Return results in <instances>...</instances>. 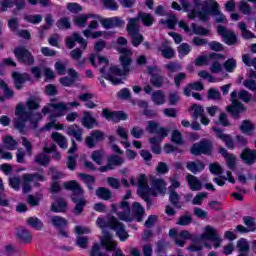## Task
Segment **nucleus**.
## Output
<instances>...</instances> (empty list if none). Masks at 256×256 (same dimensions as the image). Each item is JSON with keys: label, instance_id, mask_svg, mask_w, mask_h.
<instances>
[{"label": "nucleus", "instance_id": "nucleus-1", "mask_svg": "<svg viewBox=\"0 0 256 256\" xmlns=\"http://www.w3.org/2000/svg\"><path fill=\"white\" fill-rule=\"evenodd\" d=\"M64 188L67 189V191H72L71 199L73 203H75V207L73 209L74 215H81V213H83L85 205H87V200L85 199V197H83L85 193L83 191V188L75 180L65 182Z\"/></svg>", "mask_w": 256, "mask_h": 256}, {"label": "nucleus", "instance_id": "nucleus-2", "mask_svg": "<svg viewBox=\"0 0 256 256\" xmlns=\"http://www.w3.org/2000/svg\"><path fill=\"white\" fill-rule=\"evenodd\" d=\"M101 247H104L106 251H115L113 256H125L121 249H117V243L113 241V235L105 230H103V237L100 238V244H95L92 247L90 256H109V254L101 252Z\"/></svg>", "mask_w": 256, "mask_h": 256}, {"label": "nucleus", "instance_id": "nucleus-3", "mask_svg": "<svg viewBox=\"0 0 256 256\" xmlns=\"http://www.w3.org/2000/svg\"><path fill=\"white\" fill-rule=\"evenodd\" d=\"M129 71L130 69L127 65H105L100 69L102 77H104V79H108V81H111L113 85H119V83H121V78L119 77H125Z\"/></svg>", "mask_w": 256, "mask_h": 256}, {"label": "nucleus", "instance_id": "nucleus-4", "mask_svg": "<svg viewBox=\"0 0 256 256\" xmlns=\"http://www.w3.org/2000/svg\"><path fill=\"white\" fill-rule=\"evenodd\" d=\"M201 10L198 11V18L202 21V23H207L209 21V17H217L219 13V3L215 0H211V2H204L200 5Z\"/></svg>", "mask_w": 256, "mask_h": 256}, {"label": "nucleus", "instance_id": "nucleus-5", "mask_svg": "<svg viewBox=\"0 0 256 256\" xmlns=\"http://www.w3.org/2000/svg\"><path fill=\"white\" fill-rule=\"evenodd\" d=\"M130 184L134 187L138 185V193L140 197L144 199L146 203H151L149 195H153V190L149 187V184H147V176L140 174L138 176V183L135 181V178H131Z\"/></svg>", "mask_w": 256, "mask_h": 256}, {"label": "nucleus", "instance_id": "nucleus-6", "mask_svg": "<svg viewBox=\"0 0 256 256\" xmlns=\"http://www.w3.org/2000/svg\"><path fill=\"white\" fill-rule=\"evenodd\" d=\"M225 59H227L225 54L212 52L209 55L198 56L194 60V65H221L220 61H225Z\"/></svg>", "mask_w": 256, "mask_h": 256}, {"label": "nucleus", "instance_id": "nucleus-7", "mask_svg": "<svg viewBox=\"0 0 256 256\" xmlns=\"http://www.w3.org/2000/svg\"><path fill=\"white\" fill-rule=\"evenodd\" d=\"M13 53L18 63H21L22 65H33L35 63V57L31 51L27 50V48L23 46L14 48Z\"/></svg>", "mask_w": 256, "mask_h": 256}, {"label": "nucleus", "instance_id": "nucleus-8", "mask_svg": "<svg viewBox=\"0 0 256 256\" xmlns=\"http://www.w3.org/2000/svg\"><path fill=\"white\" fill-rule=\"evenodd\" d=\"M22 181L23 192L29 193L31 191V183H34V187H40L37 181H45V176L41 173L24 174Z\"/></svg>", "mask_w": 256, "mask_h": 256}, {"label": "nucleus", "instance_id": "nucleus-9", "mask_svg": "<svg viewBox=\"0 0 256 256\" xmlns=\"http://www.w3.org/2000/svg\"><path fill=\"white\" fill-rule=\"evenodd\" d=\"M140 21L144 27H151L153 26V23H155V18H153V15L147 12L139 11L136 17L128 19V24L134 27H140Z\"/></svg>", "mask_w": 256, "mask_h": 256}, {"label": "nucleus", "instance_id": "nucleus-10", "mask_svg": "<svg viewBox=\"0 0 256 256\" xmlns=\"http://www.w3.org/2000/svg\"><path fill=\"white\" fill-rule=\"evenodd\" d=\"M198 241H211L214 243V247L217 249L218 247H221L222 240L219 237V234H217V230L208 225L205 227L204 233L199 236Z\"/></svg>", "mask_w": 256, "mask_h": 256}, {"label": "nucleus", "instance_id": "nucleus-11", "mask_svg": "<svg viewBox=\"0 0 256 256\" xmlns=\"http://www.w3.org/2000/svg\"><path fill=\"white\" fill-rule=\"evenodd\" d=\"M112 211L113 213H117L121 221H126L127 223L133 221V218H131V209H129V202L123 201L118 207L112 204Z\"/></svg>", "mask_w": 256, "mask_h": 256}, {"label": "nucleus", "instance_id": "nucleus-12", "mask_svg": "<svg viewBox=\"0 0 256 256\" xmlns=\"http://www.w3.org/2000/svg\"><path fill=\"white\" fill-rule=\"evenodd\" d=\"M27 2L25 0H2L0 1V12L5 13L7 9H13V15H17V11H23Z\"/></svg>", "mask_w": 256, "mask_h": 256}, {"label": "nucleus", "instance_id": "nucleus-13", "mask_svg": "<svg viewBox=\"0 0 256 256\" xmlns=\"http://www.w3.org/2000/svg\"><path fill=\"white\" fill-rule=\"evenodd\" d=\"M126 31L131 37V43L133 47H139V45L145 41V37L140 32L141 27L133 26L132 24L127 23Z\"/></svg>", "mask_w": 256, "mask_h": 256}, {"label": "nucleus", "instance_id": "nucleus-14", "mask_svg": "<svg viewBox=\"0 0 256 256\" xmlns=\"http://www.w3.org/2000/svg\"><path fill=\"white\" fill-rule=\"evenodd\" d=\"M213 151V144L209 140H202L199 143L193 144L190 149L192 155H209Z\"/></svg>", "mask_w": 256, "mask_h": 256}, {"label": "nucleus", "instance_id": "nucleus-15", "mask_svg": "<svg viewBox=\"0 0 256 256\" xmlns=\"http://www.w3.org/2000/svg\"><path fill=\"white\" fill-rule=\"evenodd\" d=\"M110 229L116 231V235L119 237L120 241H126L129 239V234L125 230V225L119 222L115 216H110Z\"/></svg>", "mask_w": 256, "mask_h": 256}, {"label": "nucleus", "instance_id": "nucleus-16", "mask_svg": "<svg viewBox=\"0 0 256 256\" xmlns=\"http://www.w3.org/2000/svg\"><path fill=\"white\" fill-rule=\"evenodd\" d=\"M217 33L224 39L226 45H235L237 43V35L235 32L228 30L227 27L219 25L217 27Z\"/></svg>", "mask_w": 256, "mask_h": 256}, {"label": "nucleus", "instance_id": "nucleus-17", "mask_svg": "<svg viewBox=\"0 0 256 256\" xmlns=\"http://www.w3.org/2000/svg\"><path fill=\"white\" fill-rule=\"evenodd\" d=\"M148 74L151 75L150 83L153 85V87H156L157 89L163 87L165 80L161 75V70H159L157 66H149Z\"/></svg>", "mask_w": 256, "mask_h": 256}, {"label": "nucleus", "instance_id": "nucleus-18", "mask_svg": "<svg viewBox=\"0 0 256 256\" xmlns=\"http://www.w3.org/2000/svg\"><path fill=\"white\" fill-rule=\"evenodd\" d=\"M99 21L104 29H115V27L122 29V27H125V20L117 16L110 18H100Z\"/></svg>", "mask_w": 256, "mask_h": 256}, {"label": "nucleus", "instance_id": "nucleus-19", "mask_svg": "<svg viewBox=\"0 0 256 256\" xmlns=\"http://www.w3.org/2000/svg\"><path fill=\"white\" fill-rule=\"evenodd\" d=\"M102 117H105L107 121H113V123H119V121H126L127 113L123 111H110L107 108L102 110Z\"/></svg>", "mask_w": 256, "mask_h": 256}, {"label": "nucleus", "instance_id": "nucleus-20", "mask_svg": "<svg viewBox=\"0 0 256 256\" xmlns=\"http://www.w3.org/2000/svg\"><path fill=\"white\" fill-rule=\"evenodd\" d=\"M226 111L230 113L234 119H239L241 117V113H245L247 108L241 102H234L226 107Z\"/></svg>", "mask_w": 256, "mask_h": 256}, {"label": "nucleus", "instance_id": "nucleus-21", "mask_svg": "<svg viewBox=\"0 0 256 256\" xmlns=\"http://www.w3.org/2000/svg\"><path fill=\"white\" fill-rule=\"evenodd\" d=\"M15 235H16V239L20 243H24L27 245V244L31 243V241H33V236L31 235V231H29L25 227L16 228Z\"/></svg>", "mask_w": 256, "mask_h": 256}, {"label": "nucleus", "instance_id": "nucleus-22", "mask_svg": "<svg viewBox=\"0 0 256 256\" xmlns=\"http://www.w3.org/2000/svg\"><path fill=\"white\" fill-rule=\"evenodd\" d=\"M103 139H105V133L100 130H95L91 133L90 136L86 137L85 142L87 147L93 149L96 143H99V141H103Z\"/></svg>", "mask_w": 256, "mask_h": 256}, {"label": "nucleus", "instance_id": "nucleus-23", "mask_svg": "<svg viewBox=\"0 0 256 256\" xmlns=\"http://www.w3.org/2000/svg\"><path fill=\"white\" fill-rule=\"evenodd\" d=\"M50 107L56 111V113L50 115L51 120H54L55 117H63V115H65V111H69V105L64 102H58L55 104L50 103Z\"/></svg>", "mask_w": 256, "mask_h": 256}, {"label": "nucleus", "instance_id": "nucleus-24", "mask_svg": "<svg viewBox=\"0 0 256 256\" xmlns=\"http://www.w3.org/2000/svg\"><path fill=\"white\" fill-rule=\"evenodd\" d=\"M118 51L120 53V63L121 65H131L133 63V51L129 48H118Z\"/></svg>", "mask_w": 256, "mask_h": 256}, {"label": "nucleus", "instance_id": "nucleus-25", "mask_svg": "<svg viewBox=\"0 0 256 256\" xmlns=\"http://www.w3.org/2000/svg\"><path fill=\"white\" fill-rule=\"evenodd\" d=\"M240 157L246 165H253L256 163V150L245 148L242 151Z\"/></svg>", "mask_w": 256, "mask_h": 256}, {"label": "nucleus", "instance_id": "nucleus-26", "mask_svg": "<svg viewBox=\"0 0 256 256\" xmlns=\"http://www.w3.org/2000/svg\"><path fill=\"white\" fill-rule=\"evenodd\" d=\"M12 79H14V85L16 89H23V83L30 81L31 76H29L27 73L21 74L19 72H13Z\"/></svg>", "mask_w": 256, "mask_h": 256}, {"label": "nucleus", "instance_id": "nucleus-27", "mask_svg": "<svg viewBox=\"0 0 256 256\" xmlns=\"http://www.w3.org/2000/svg\"><path fill=\"white\" fill-rule=\"evenodd\" d=\"M66 133L70 137H74V139H76L78 142L83 141V128L77 126V124L68 126Z\"/></svg>", "mask_w": 256, "mask_h": 256}, {"label": "nucleus", "instance_id": "nucleus-28", "mask_svg": "<svg viewBox=\"0 0 256 256\" xmlns=\"http://www.w3.org/2000/svg\"><path fill=\"white\" fill-rule=\"evenodd\" d=\"M186 181L188 182V185H189L191 191H201V189H203V184L197 178V176L188 174L186 176Z\"/></svg>", "mask_w": 256, "mask_h": 256}, {"label": "nucleus", "instance_id": "nucleus-29", "mask_svg": "<svg viewBox=\"0 0 256 256\" xmlns=\"http://www.w3.org/2000/svg\"><path fill=\"white\" fill-rule=\"evenodd\" d=\"M152 189L160 193V195H165L167 193V183L164 179H153L152 180Z\"/></svg>", "mask_w": 256, "mask_h": 256}, {"label": "nucleus", "instance_id": "nucleus-30", "mask_svg": "<svg viewBox=\"0 0 256 256\" xmlns=\"http://www.w3.org/2000/svg\"><path fill=\"white\" fill-rule=\"evenodd\" d=\"M67 209V201L63 198H58L56 203H52L50 210L54 213H65Z\"/></svg>", "mask_w": 256, "mask_h": 256}, {"label": "nucleus", "instance_id": "nucleus-31", "mask_svg": "<svg viewBox=\"0 0 256 256\" xmlns=\"http://www.w3.org/2000/svg\"><path fill=\"white\" fill-rule=\"evenodd\" d=\"M82 125L83 127H86V129H93V127L97 125V120L91 116V112L85 111L82 119Z\"/></svg>", "mask_w": 256, "mask_h": 256}, {"label": "nucleus", "instance_id": "nucleus-32", "mask_svg": "<svg viewBox=\"0 0 256 256\" xmlns=\"http://www.w3.org/2000/svg\"><path fill=\"white\" fill-rule=\"evenodd\" d=\"M132 214L134 215L136 221H143V216L145 215V209L143 206L139 204V202H135L132 204Z\"/></svg>", "mask_w": 256, "mask_h": 256}, {"label": "nucleus", "instance_id": "nucleus-33", "mask_svg": "<svg viewBox=\"0 0 256 256\" xmlns=\"http://www.w3.org/2000/svg\"><path fill=\"white\" fill-rule=\"evenodd\" d=\"M239 129L245 135H251L255 131V123H253L251 120H244L239 126Z\"/></svg>", "mask_w": 256, "mask_h": 256}, {"label": "nucleus", "instance_id": "nucleus-34", "mask_svg": "<svg viewBox=\"0 0 256 256\" xmlns=\"http://www.w3.org/2000/svg\"><path fill=\"white\" fill-rule=\"evenodd\" d=\"M52 140L57 143L58 146L61 147V149H67V138L63 136V134L59 132H53L52 135Z\"/></svg>", "mask_w": 256, "mask_h": 256}, {"label": "nucleus", "instance_id": "nucleus-35", "mask_svg": "<svg viewBox=\"0 0 256 256\" xmlns=\"http://www.w3.org/2000/svg\"><path fill=\"white\" fill-rule=\"evenodd\" d=\"M151 99L155 105H164L165 101H167V97L165 96V93L162 92V90L154 91L152 93Z\"/></svg>", "mask_w": 256, "mask_h": 256}, {"label": "nucleus", "instance_id": "nucleus-36", "mask_svg": "<svg viewBox=\"0 0 256 256\" xmlns=\"http://www.w3.org/2000/svg\"><path fill=\"white\" fill-rule=\"evenodd\" d=\"M96 195L99 197V199H103V201H109L113 198V192H111L109 188L105 187H99L96 190Z\"/></svg>", "mask_w": 256, "mask_h": 256}, {"label": "nucleus", "instance_id": "nucleus-37", "mask_svg": "<svg viewBox=\"0 0 256 256\" xmlns=\"http://www.w3.org/2000/svg\"><path fill=\"white\" fill-rule=\"evenodd\" d=\"M34 162L42 167H47L51 163V157L46 153L42 152L35 156Z\"/></svg>", "mask_w": 256, "mask_h": 256}, {"label": "nucleus", "instance_id": "nucleus-38", "mask_svg": "<svg viewBox=\"0 0 256 256\" xmlns=\"http://www.w3.org/2000/svg\"><path fill=\"white\" fill-rule=\"evenodd\" d=\"M238 29H240L243 39H246V40L255 39V37H256L255 33L251 32V30L247 29V23L239 22Z\"/></svg>", "mask_w": 256, "mask_h": 256}, {"label": "nucleus", "instance_id": "nucleus-39", "mask_svg": "<svg viewBox=\"0 0 256 256\" xmlns=\"http://www.w3.org/2000/svg\"><path fill=\"white\" fill-rule=\"evenodd\" d=\"M187 169L191 171V173H199L205 169V163L201 161H196V162H188L186 165Z\"/></svg>", "mask_w": 256, "mask_h": 256}, {"label": "nucleus", "instance_id": "nucleus-40", "mask_svg": "<svg viewBox=\"0 0 256 256\" xmlns=\"http://www.w3.org/2000/svg\"><path fill=\"white\" fill-rule=\"evenodd\" d=\"M91 17V14H80L73 18V23L76 27H87V19Z\"/></svg>", "mask_w": 256, "mask_h": 256}, {"label": "nucleus", "instance_id": "nucleus-41", "mask_svg": "<svg viewBox=\"0 0 256 256\" xmlns=\"http://www.w3.org/2000/svg\"><path fill=\"white\" fill-rule=\"evenodd\" d=\"M50 222L54 227H57V229H61L63 227H67L68 222L67 219L61 217V216H51Z\"/></svg>", "mask_w": 256, "mask_h": 256}, {"label": "nucleus", "instance_id": "nucleus-42", "mask_svg": "<svg viewBox=\"0 0 256 256\" xmlns=\"http://www.w3.org/2000/svg\"><path fill=\"white\" fill-rule=\"evenodd\" d=\"M125 163V159L119 157L118 155H112L108 158V164L110 169H115L116 167H121Z\"/></svg>", "mask_w": 256, "mask_h": 256}, {"label": "nucleus", "instance_id": "nucleus-43", "mask_svg": "<svg viewBox=\"0 0 256 256\" xmlns=\"http://www.w3.org/2000/svg\"><path fill=\"white\" fill-rule=\"evenodd\" d=\"M3 142H4L5 149H8L9 151H15V149L19 147V143H17L12 136H6Z\"/></svg>", "mask_w": 256, "mask_h": 256}, {"label": "nucleus", "instance_id": "nucleus-44", "mask_svg": "<svg viewBox=\"0 0 256 256\" xmlns=\"http://www.w3.org/2000/svg\"><path fill=\"white\" fill-rule=\"evenodd\" d=\"M16 115L19 117L20 120L22 121H27L31 117V112L25 111V106L23 105H18L16 107Z\"/></svg>", "mask_w": 256, "mask_h": 256}, {"label": "nucleus", "instance_id": "nucleus-45", "mask_svg": "<svg viewBox=\"0 0 256 256\" xmlns=\"http://www.w3.org/2000/svg\"><path fill=\"white\" fill-rule=\"evenodd\" d=\"M169 201L176 209H181V196H179L177 191H170Z\"/></svg>", "mask_w": 256, "mask_h": 256}, {"label": "nucleus", "instance_id": "nucleus-46", "mask_svg": "<svg viewBox=\"0 0 256 256\" xmlns=\"http://www.w3.org/2000/svg\"><path fill=\"white\" fill-rule=\"evenodd\" d=\"M199 236H194L192 238V244L188 247V251H201L203 249V240H198Z\"/></svg>", "mask_w": 256, "mask_h": 256}, {"label": "nucleus", "instance_id": "nucleus-47", "mask_svg": "<svg viewBox=\"0 0 256 256\" xmlns=\"http://www.w3.org/2000/svg\"><path fill=\"white\" fill-rule=\"evenodd\" d=\"M27 225L32 227L33 229H36L37 231H41L43 229V222L39 220L37 217H30L26 221Z\"/></svg>", "mask_w": 256, "mask_h": 256}, {"label": "nucleus", "instance_id": "nucleus-48", "mask_svg": "<svg viewBox=\"0 0 256 256\" xmlns=\"http://www.w3.org/2000/svg\"><path fill=\"white\" fill-rule=\"evenodd\" d=\"M79 177L84 180V183H86V185L88 186V189L90 191H93V185H95V176H91L89 174H83L80 173Z\"/></svg>", "mask_w": 256, "mask_h": 256}, {"label": "nucleus", "instance_id": "nucleus-49", "mask_svg": "<svg viewBox=\"0 0 256 256\" xmlns=\"http://www.w3.org/2000/svg\"><path fill=\"white\" fill-rule=\"evenodd\" d=\"M24 21L31 23L32 25H39V23L43 21V16H41V14L26 15L24 16Z\"/></svg>", "mask_w": 256, "mask_h": 256}, {"label": "nucleus", "instance_id": "nucleus-50", "mask_svg": "<svg viewBox=\"0 0 256 256\" xmlns=\"http://www.w3.org/2000/svg\"><path fill=\"white\" fill-rule=\"evenodd\" d=\"M169 237H172V239H174V243L178 247H185V240H181L179 238V234H177V229H175V228L170 229Z\"/></svg>", "mask_w": 256, "mask_h": 256}, {"label": "nucleus", "instance_id": "nucleus-51", "mask_svg": "<svg viewBox=\"0 0 256 256\" xmlns=\"http://www.w3.org/2000/svg\"><path fill=\"white\" fill-rule=\"evenodd\" d=\"M56 27L60 31L71 29V22L69 21V18L63 17V18H60L59 20H57Z\"/></svg>", "mask_w": 256, "mask_h": 256}, {"label": "nucleus", "instance_id": "nucleus-52", "mask_svg": "<svg viewBox=\"0 0 256 256\" xmlns=\"http://www.w3.org/2000/svg\"><path fill=\"white\" fill-rule=\"evenodd\" d=\"M163 49L161 50V55L164 59H173L175 57V50L166 44L162 45Z\"/></svg>", "mask_w": 256, "mask_h": 256}, {"label": "nucleus", "instance_id": "nucleus-53", "mask_svg": "<svg viewBox=\"0 0 256 256\" xmlns=\"http://www.w3.org/2000/svg\"><path fill=\"white\" fill-rule=\"evenodd\" d=\"M191 29L194 35H202L207 36L209 35V30L203 26H197L196 23L191 24Z\"/></svg>", "mask_w": 256, "mask_h": 256}, {"label": "nucleus", "instance_id": "nucleus-54", "mask_svg": "<svg viewBox=\"0 0 256 256\" xmlns=\"http://www.w3.org/2000/svg\"><path fill=\"white\" fill-rule=\"evenodd\" d=\"M0 87H2V89L4 91V97H6V99H13L15 92H13V90H11V88H9V85H7V83H5V81L0 80Z\"/></svg>", "mask_w": 256, "mask_h": 256}, {"label": "nucleus", "instance_id": "nucleus-55", "mask_svg": "<svg viewBox=\"0 0 256 256\" xmlns=\"http://www.w3.org/2000/svg\"><path fill=\"white\" fill-rule=\"evenodd\" d=\"M102 3L108 11H117L119 9V4L115 0H102Z\"/></svg>", "mask_w": 256, "mask_h": 256}, {"label": "nucleus", "instance_id": "nucleus-56", "mask_svg": "<svg viewBox=\"0 0 256 256\" xmlns=\"http://www.w3.org/2000/svg\"><path fill=\"white\" fill-rule=\"evenodd\" d=\"M171 141L176 145H183V134H181L179 130H174L172 132Z\"/></svg>", "mask_w": 256, "mask_h": 256}, {"label": "nucleus", "instance_id": "nucleus-57", "mask_svg": "<svg viewBox=\"0 0 256 256\" xmlns=\"http://www.w3.org/2000/svg\"><path fill=\"white\" fill-rule=\"evenodd\" d=\"M239 11H241L243 15H251V5L245 0H241L239 3Z\"/></svg>", "mask_w": 256, "mask_h": 256}, {"label": "nucleus", "instance_id": "nucleus-58", "mask_svg": "<svg viewBox=\"0 0 256 256\" xmlns=\"http://www.w3.org/2000/svg\"><path fill=\"white\" fill-rule=\"evenodd\" d=\"M192 110L194 111L193 113L194 119H199V117H202L205 115V110L203 109V106L194 104L192 105Z\"/></svg>", "mask_w": 256, "mask_h": 256}, {"label": "nucleus", "instance_id": "nucleus-59", "mask_svg": "<svg viewBox=\"0 0 256 256\" xmlns=\"http://www.w3.org/2000/svg\"><path fill=\"white\" fill-rule=\"evenodd\" d=\"M237 247L240 253H249V242H247L244 238L237 242Z\"/></svg>", "mask_w": 256, "mask_h": 256}, {"label": "nucleus", "instance_id": "nucleus-60", "mask_svg": "<svg viewBox=\"0 0 256 256\" xmlns=\"http://www.w3.org/2000/svg\"><path fill=\"white\" fill-rule=\"evenodd\" d=\"M91 159L94 160L97 165H102L103 164V151L101 150H95L92 155Z\"/></svg>", "mask_w": 256, "mask_h": 256}, {"label": "nucleus", "instance_id": "nucleus-61", "mask_svg": "<svg viewBox=\"0 0 256 256\" xmlns=\"http://www.w3.org/2000/svg\"><path fill=\"white\" fill-rule=\"evenodd\" d=\"M244 224L246 225V227L249 231L256 230L255 218H253L251 216L244 217Z\"/></svg>", "mask_w": 256, "mask_h": 256}, {"label": "nucleus", "instance_id": "nucleus-62", "mask_svg": "<svg viewBox=\"0 0 256 256\" xmlns=\"http://www.w3.org/2000/svg\"><path fill=\"white\" fill-rule=\"evenodd\" d=\"M193 223V217L189 214H185L178 219L177 225L186 226Z\"/></svg>", "mask_w": 256, "mask_h": 256}, {"label": "nucleus", "instance_id": "nucleus-63", "mask_svg": "<svg viewBox=\"0 0 256 256\" xmlns=\"http://www.w3.org/2000/svg\"><path fill=\"white\" fill-rule=\"evenodd\" d=\"M177 50L179 55H189V53H191V46L188 43H182L180 46H178Z\"/></svg>", "mask_w": 256, "mask_h": 256}, {"label": "nucleus", "instance_id": "nucleus-64", "mask_svg": "<svg viewBox=\"0 0 256 256\" xmlns=\"http://www.w3.org/2000/svg\"><path fill=\"white\" fill-rule=\"evenodd\" d=\"M161 23L166 24L168 29H175V25H177V16L172 15L166 21L161 20Z\"/></svg>", "mask_w": 256, "mask_h": 256}]
</instances>
